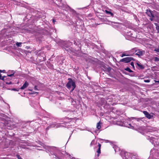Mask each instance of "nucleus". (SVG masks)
I'll list each match as a JSON object with an SVG mask.
<instances>
[{
	"label": "nucleus",
	"mask_w": 159,
	"mask_h": 159,
	"mask_svg": "<svg viewBox=\"0 0 159 159\" xmlns=\"http://www.w3.org/2000/svg\"><path fill=\"white\" fill-rule=\"evenodd\" d=\"M156 82H158V83H159V80L158 81H156Z\"/></svg>",
	"instance_id": "f704fd0d"
},
{
	"label": "nucleus",
	"mask_w": 159,
	"mask_h": 159,
	"mask_svg": "<svg viewBox=\"0 0 159 159\" xmlns=\"http://www.w3.org/2000/svg\"><path fill=\"white\" fill-rule=\"evenodd\" d=\"M101 122H99L98 123L97 125V128L98 129H99L101 128Z\"/></svg>",
	"instance_id": "f8f14e48"
},
{
	"label": "nucleus",
	"mask_w": 159,
	"mask_h": 159,
	"mask_svg": "<svg viewBox=\"0 0 159 159\" xmlns=\"http://www.w3.org/2000/svg\"><path fill=\"white\" fill-rule=\"evenodd\" d=\"M146 13L150 17V20L152 21L154 20L155 14L153 13L152 11L150 9H147L146 11Z\"/></svg>",
	"instance_id": "f03ea898"
},
{
	"label": "nucleus",
	"mask_w": 159,
	"mask_h": 159,
	"mask_svg": "<svg viewBox=\"0 0 159 159\" xmlns=\"http://www.w3.org/2000/svg\"><path fill=\"white\" fill-rule=\"evenodd\" d=\"M130 65L132 66V67L134 69V62H131L130 63Z\"/></svg>",
	"instance_id": "aec40b11"
},
{
	"label": "nucleus",
	"mask_w": 159,
	"mask_h": 159,
	"mask_svg": "<svg viewBox=\"0 0 159 159\" xmlns=\"http://www.w3.org/2000/svg\"><path fill=\"white\" fill-rule=\"evenodd\" d=\"M4 70H2V72H3V71H4Z\"/></svg>",
	"instance_id": "58836bf2"
},
{
	"label": "nucleus",
	"mask_w": 159,
	"mask_h": 159,
	"mask_svg": "<svg viewBox=\"0 0 159 159\" xmlns=\"http://www.w3.org/2000/svg\"><path fill=\"white\" fill-rule=\"evenodd\" d=\"M144 82L146 83H148L150 82V80H144Z\"/></svg>",
	"instance_id": "393cba45"
},
{
	"label": "nucleus",
	"mask_w": 159,
	"mask_h": 159,
	"mask_svg": "<svg viewBox=\"0 0 159 159\" xmlns=\"http://www.w3.org/2000/svg\"><path fill=\"white\" fill-rule=\"evenodd\" d=\"M17 157L18 159H22L20 155H17Z\"/></svg>",
	"instance_id": "a878e982"
},
{
	"label": "nucleus",
	"mask_w": 159,
	"mask_h": 159,
	"mask_svg": "<svg viewBox=\"0 0 159 159\" xmlns=\"http://www.w3.org/2000/svg\"><path fill=\"white\" fill-rule=\"evenodd\" d=\"M155 25H157V23H155Z\"/></svg>",
	"instance_id": "4c0bfd02"
},
{
	"label": "nucleus",
	"mask_w": 159,
	"mask_h": 159,
	"mask_svg": "<svg viewBox=\"0 0 159 159\" xmlns=\"http://www.w3.org/2000/svg\"><path fill=\"white\" fill-rule=\"evenodd\" d=\"M11 73H13V72H14V71H13V70H11Z\"/></svg>",
	"instance_id": "2f4dec72"
},
{
	"label": "nucleus",
	"mask_w": 159,
	"mask_h": 159,
	"mask_svg": "<svg viewBox=\"0 0 159 159\" xmlns=\"http://www.w3.org/2000/svg\"><path fill=\"white\" fill-rule=\"evenodd\" d=\"M2 78V75L1 74H0V80H1Z\"/></svg>",
	"instance_id": "7c9ffc66"
},
{
	"label": "nucleus",
	"mask_w": 159,
	"mask_h": 159,
	"mask_svg": "<svg viewBox=\"0 0 159 159\" xmlns=\"http://www.w3.org/2000/svg\"><path fill=\"white\" fill-rule=\"evenodd\" d=\"M132 55V54H128L125 53H124L121 55V57H123L124 56H130Z\"/></svg>",
	"instance_id": "9d476101"
},
{
	"label": "nucleus",
	"mask_w": 159,
	"mask_h": 159,
	"mask_svg": "<svg viewBox=\"0 0 159 159\" xmlns=\"http://www.w3.org/2000/svg\"><path fill=\"white\" fill-rule=\"evenodd\" d=\"M6 84H12V82L11 81L9 82H6Z\"/></svg>",
	"instance_id": "5701e85b"
},
{
	"label": "nucleus",
	"mask_w": 159,
	"mask_h": 159,
	"mask_svg": "<svg viewBox=\"0 0 159 159\" xmlns=\"http://www.w3.org/2000/svg\"><path fill=\"white\" fill-rule=\"evenodd\" d=\"M13 90H15V91H16V89H13Z\"/></svg>",
	"instance_id": "72a5a7b5"
},
{
	"label": "nucleus",
	"mask_w": 159,
	"mask_h": 159,
	"mask_svg": "<svg viewBox=\"0 0 159 159\" xmlns=\"http://www.w3.org/2000/svg\"><path fill=\"white\" fill-rule=\"evenodd\" d=\"M111 69H112V68L111 67H108L107 68V69H106V71L107 72H109L111 70Z\"/></svg>",
	"instance_id": "2eb2a0df"
},
{
	"label": "nucleus",
	"mask_w": 159,
	"mask_h": 159,
	"mask_svg": "<svg viewBox=\"0 0 159 159\" xmlns=\"http://www.w3.org/2000/svg\"><path fill=\"white\" fill-rule=\"evenodd\" d=\"M124 153L125 154H126V152H125V151H124Z\"/></svg>",
	"instance_id": "e433bc0d"
},
{
	"label": "nucleus",
	"mask_w": 159,
	"mask_h": 159,
	"mask_svg": "<svg viewBox=\"0 0 159 159\" xmlns=\"http://www.w3.org/2000/svg\"><path fill=\"white\" fill-rule=\"evenodd\" d=\"M49 128H50V127H49V126H48V127H47L46 128V131L48 130L49 129Z\"/></svg>",
	"instance_id": "cd10ccee"
},
{
	"label": "nucleus",
	"mask_w": 159,
	"mask_h": 159,
	"mask_svg": "<svg viewBox=\"0 0 159 159\" xmlns=\"http://www.w3.org/2000/svg\"><path fill=\"white\" fill-rule=\"evenodd\" d=\"M68 80L69 81L66 85V87L69 89H71L70 92H72L76 87L75 83L70 78H68Z\"/></svg>",
	"instance_id": "f257e3e1"
},
{
	"label": "nucleus",
	"mask_w": 159,
	"mask_h": 159,
	"mask_svg": "<svg viewBox=\"0 0 159 159\" xmlns=\"http://www.w3.org/2000/svg\"><path fill=\"white\" fill-rule=\"evenodd\" d=\"M22 44V43H18V42H17L16 43V45L17 46V47H20L21 46V45Z\"/></svg>",
	"instance_id": "dca6fc26"
},
{
	"label": "nucleus",
	"mask_w": 159,
	"mask_h": 159,
	"mask_svg": "<svg viewBox=\"0 0 159 159\" xmlns=\"http://www.w3.org/2000/svg\"><path fill=\"white\" fill-rule=\"evenodd\" d=\"M101 144L100 143H98V148L97 151V152L98 153V156H99V154L101 153Z\"/></svg>",
	"instance_id": "0eeeda50"
},
{
	"label": "nucleus",
	"mask_w": 159,
	"mask_h": 159,
	"mask_svg": "<svg viewBox=\"0 0 159 159\" xmlns=\"http://www.w3.org/2000/svg\"><path fill=\"white\" fill-rule=\"evenodd\" d=\"M125 70L128 71V72L130 73H132L133 72V71L129 67H127L126 68H125Z\"/></svg>",
	"instance_id": "ddd939ff"
},
{
	"label": "nucleus",
	"mask_w": 159,
	"mask_h": 159,
	"mask_svg": "<svg viewBox=\"0 0 159 159\" xmlns=\"http://www.w3.org/2000/svg\"><path fill=\"white\" fill-rule=\"evenodd\" d=\"M28 85V83L27 81H25V83L23 84V86L21 87L20 89H24L26 88Z\"/></svg>",
	"instance_id": "423d86ee"
},
{
	"label": "nucleus",
	"mask_w": 159,
	"mask_h": 159,
	"mask_svg": "<svg viewBox=\"0 0 159 159\" xmlns=\"http://www.w3.org/2000/svg\"><path fill=\"white\" fill-rule=\"evenodd\" d=\"M36 93V92L34 93V92H33V93H32V94H34L35 93Z\"/></svg>",
	"instance_id": "473e14b6"
},
{
	"label": "nucleus",
	"mask_w": 159,
	"mask_h": 159,
	"mask_svg": "<svg viewBox=\"0 0 159 159\" xmlns=\"http://www.w3.org/2000/svg\"><path fill=\"white\" fill-rule=\"evenodd\" d=\"M135 52H137L135 53V55L139 56H142L145 53V51L140 49H138V50H136Z\"/></svg>",
	"instance_id": "20e7f679"
},
{
	"label": "nucleus",
	"mask_w": 159,
	"mask_h": 159,
	"mask_svg": "<svg viewBox=\"0 0 159 159\" xmlns=\"http://www.w3.org/2000/svg\"><path fill=\"white\" fill-rule=\"evenodd\" d=\"M72 43H73L74 44H75V45H77V43L76 42V41L74 40L73 41V42H71Z\"/></svg>",
	"instance_id": "412c9836"
},
{
	"label": "nucleus",
	"mask_w": 159,
	"mask_h": 159,
	"mask_svg": "<svg viewBox=\"0 0 159 159\" xmlns=\"http://www.w3.org/2000/svg\"><path fill=\"white\" fill-rule=\"evenodd\" d=\"M158 33H159V30H158Z\"/></svg>",
	"instance_id": "a19ab883"
},
{
	"label": "nucleus",
	"mask_w": 159,
	"mask_h": 159,
	"mask_svg": "<svg viewBox=\"0 0 159 159\" xmlns=\"http://www.w3.org/2000/svg\"><path fill=\"white\" fill-rule=\"evenodd\" d=\"M158 30H159V27L158 26Z\"/></svg>",
	"instance_id": "ea45409f"
},
{
	"label": "nucleus",
	"mask_w": 159,
	"mask_h": 159,
	"mask_svg": "<svg viewBox=\"0 0 159 159\" xmlns=\"http://www.w3.org/2000/svg\"><path fill=\"white\" fill-rule=\"evenodd\" d=\"M105 12L108 15H109L111 16H113V14L111 12L109 11H107V10H105Z\"/></svg>",
	"instance_id": "1a4fd4ad"
},
{
	"label": "nucleus",
	"mask_w": 159,
	"mask_h": 159,
	"mask_svg": "<svg viewBox=\"0 0 159 159\" xmlns=\"http://www.w3.org/2000/svg\"><path fill=\"white\" fill-rule=\"evenodd\" d=\"M14 72H13V73L10 74V75H8L7 76L9 77H12L13 76H14Z\"/></svg>",
	"instance_id": "6ab92c4d"
},
{
	"label": "nucleus",
	"mask_w": 159,
	"mask_h": 159,
	"mask_svg": "<svg viewBox=\"0 0 159 159\" xmlns=\"http://www.w3.org/2000/svg\"><path fill=\"white\" fill-rule=\"evenodd\" d=\"M154 50L157 52H159V48L155 49Z\"/></svg>",
	"instance_id": "bb28decb"
},
{
	"label": "nucleus",
	"mask_w": 159,
	"mask_h": 159,
	"mask_svg": "<svg viewBox=\"0 0 159 159\" xmlns=\"http://www.w3.org/2000/svg\"><path fill=\"white\" fill-rule=\"evenodd\" d=\"M154 17V20H157L158 22H159V14H155Z\"/></svg>",
	"instance_id": "6e6552de"
},
{
	"label": "nucleus",
	"mask_w": 159,
	"mask_h": 159,
	"mask_svg": "<svg viewBox=\"0 0 159 159\" xmlns=\"http://www.w3.org/2000/svg\"><path fill=\"white\" fill-rule=\"evenodd\" d=\"M134 119H136V120L139 121L140 120H142L143 119L142 118H134Z\"/></svg>",
	"instance_id": "a211bd4d"
},
{
	"label": "nucleus",
	"mask_w": 159,
	"mask_h": 159,
	"mask_svg": "<svg viewBox=\"0 0 159 159\" xmlns=\"http://www.w3.org/2000/svg\"><path fill=\"white\" fill-rule=\"evenodd\" d=\"M52 21L54 23V22L56 21L54 19H53Z\"/></svg>",
	"instance_id": "c756f323"
},
{
	"label": "nucleus",
	"mask_w": 159,
	"mask_h": 159,
	"mask_svg": "<svg viewBox=\"0 0 159 159\" xmlns=\"http://www.w3.org/2000/svg\"><path fill=\"white\" fill-rule=\"evenodd\" d=\"M129 125L128 126V127L129 128H133V127L131 125V124H129Z\"/></svg>",
	"instance_id": "4be33fe9"
},
{
	"label": "nucleus",
	"mask_w": 159,
	"mask_h": 159,
	"mask_svg": "<svg viewBox=\"0 0 159 159\" xmlns=\"http://www.w3.org/2000/svg\"><path fill=\"white\" fill-rule=\"evenodd\" d=\"M143 113L145 116L148 119H152L153 117V116L152 115H151L148 112L146 111H143Z\"/></svg>",
	"instance_id": "39448f33"
},
{
	"label": "nucleus",
	"mask_w": 159,
	"mask_h": 159,
	"mask_svg": "<svg viewBox=\"0 0 159 159\" xmlns=\"http://www.w3.org/2000/svg\"><path fill=\"white\" fill-rule=\"evenodd\" d=\"M95 141L94 140H93L90 144V146H92L93 145H94L95 144Z\"/></svg>",
	"instance_id": "4468645a"
},
{
	"label": "nucleus",
	"mask_w": 159,
	"mask_h": 159,
	"mask_svg": "<svg viewBox=\"0 0 159 159\" xmlns=\"http://www.w3.org/2000/svg\"><path fill=\"white\" fill-rule=\"evenodd\" d=\"M2 72V70H0V73Z\"/></svg>",
	"instance_id": "c9c22d12"
},
{
	"label": "nucleus",
	"mask_w": 159,
	"mask_h": 159,
	"mask_svg": "<svg viewBox=\"0 0 159 159\" xmlns=\"http://www.w3.org/2000/svg\"><path fill=\"white\" fill-rule=\"evenodd\" d=\"M6 76H2V78H1V80H4V78L6 77Z\"/></svg>",
	"instance_id": "b1692460"
},
{
	"label": "nucleus",
	"mask_w": 159,
	"mask_h": 159,
	"mask_svg": "<svg viewBox=\"0 0 159 159\" xmlns=\"http://www.w3.org/2000/svg\"><path fill=\"white\" fill-rule=\"evenodd\" d=\"M137 65L141 69H143L144 68L143 66L138 63H137Z\"/></svg>",
	"instance_id": "9b49d317"
},
{
	"label": "nucleus",
	"mask_w": 159,
	"mask_h": 159,
	"mask_svg": "<svg viewBox=\"0 0 159 159\" xmlns=\"http://www.w3.org/2000/svg\"><path fill=\"white\" fill-rule=\"evenodd\" d=\"M34 89L35 90H37V87L36 86H34Z\"/></svg>",
	"instance_id": "c85d7f7f"
},
{
	"label": "nucleus",
	"mask_w": 159,
	"mask_h": 159,
	"mask_svg": "<svg viewBox=\"0 0 159 159\" xmlns=\"http://www.w3.org/2000/svg\"><path fill=\"white\" fill-rule=\"evenodd\" d=\"M154 61H159V58L157 57H155L154 58Z\"/></svg>",
	"instance_id": "f3484780"
},
{
	"label": "nucleus",
	"mask_w": 159,
	"mask_h": 159,
	"mask_svg": "<svg viewBox=\"0 0 159 159\" xmlns=\"http://www.w3.org/2000/svg\"><path fill=\"white\" fill-rule=\"evenodd\" d=\"M134 58L132 57H128L123 58L120 60V62H124L125 63H127L130 62L132 61H134Z\"/></svg>",
	"instance_id": "7ed1b4c3"
}]
</instances>
